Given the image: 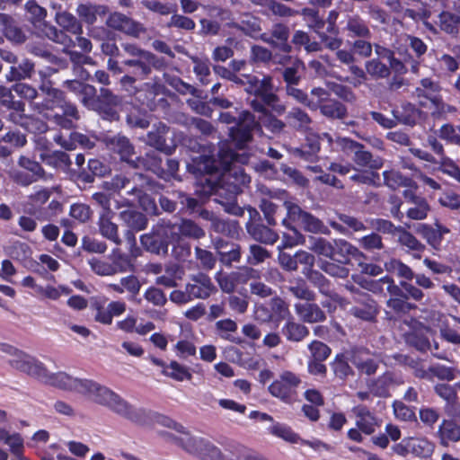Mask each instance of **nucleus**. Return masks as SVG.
Wrapping results in <instances>:
<instances>
[{
	"mask_svg": "<svg viewBox=\"0 0 460 460\" xmlns=\"http://www.w3.org/2000/svg\"><path fill=\"white\" fill-rule=\"evenodd\" d=\"M217 155L218 159L208 155L193 157L192 163L187 165L188 171L195 175L212 174L223 171L218 192L222 194V191L226 190L231 197H234L250 182V177L243 168L235 165L231 167L235 159L232 150L222 148Z\"/></svg>",
	"mask_w": 460,
	"mask_h": 460,
	"instance_id": "obj_1",
	"label": "nucleus"
},
{
	"mask_svg": "<svg viewBox=\"0 0 460 460\" xmlns=\"http://www.w3.org/2000/svg\"><path fill=\"white\" fill-rule=\"evenodd\" d=\"M79 394L91 402L107 407L114 413L135 423H145L148 418L146 410L137 408L109 387L91 379H83Z\"/></svg>",
	"mask_w": 460,
	"mask_h": 460,
	"instance_id": "obj_2",
	"label": "nucleus"
},
{
	"mask_svg": "<svg viewBox=\"0 0 460 460\" xmlns=\"http://www.w3.org/2000/svg\"><path fill=\"white\" fill-rule=\"evenodd\" d=\"M175 442L187 453L201 460H219L220 448L209 439L193 434L183 428V432L174 437Z\"/></svg>",
	"mask_w": 460,
	"mask_h": 460,
	"instance_id": "obj_3",
	"label": "nucleus"
},
{
	"mask_svg": "<svg viewBox=\"0 0 460 460\" xmlns=\"http://www.w3.org/2000/svg\"><path fill=\"white\" fill-rule=\"evenodd\" d=\"M27 17L33 24L37 33L45 36L49 40L64 46H70L72 39L63 31L58 30L53 25L48 24L45 21L47 11L39 5L34 0H30L25 4Z\"/></svg>",
	"mask_w": 460,
	"mask_h": 460,
	"instance_id": "obj_4",
	"label": "nucleus"
},
{
	"mask_svg": "<svg viewBox=\"0 0 460 460\" xmlns=\"http://www.w3.org/2000/svg\"><path fill=\"white\" fill-rule=\"evenodd\" d=\"M246 84L245 92L260 97L273 111L278 114H283L286 111V106L279 102V97L273 93V79L270 75H263L259 78L255 75H245Z\"/></svg>",
	"mask_w": 460,
	"mask_h": 460,
	"instance_id": "obj_5",
	"label": "nucleus"
},
{
	"mask_svg": "<svg viewBox=\"0 0 460 460\" xmlns=\"http://www.w3.org/2000/svg\"><path fill=\"white\" fill-rule=\"evenodd\" d=\"M287 217L282 220V225L289 227V223H296L305 231L313 234H329L328 227L316 217L303 210L297 204L292 201H285Z\"/></svg>",
	"mask_w": 460,
	"mask_h": 460,
	"instance_id": "obj_6",
	"label": "nucleus"
},
{
	"mask_svg": "<svg viewBox=\"0 0 460 460\" xmlns=\"http://www.w3.org/2000/svg\"><path fill=\"white\" fill-rule=\"evenodd\" d=\"M235 115L231 111H224L219 115V121L226 124L236 123L238 128L232 130V137L235 140L240 146H243L246 143L252 140V131L258 128V121H256L254 115L248 111L241 112L235 111Z\"/></svg>",
	"mask_w": 460,
	"mask_h": 460,
	"instance_id": "obj_7",
	"label": "nucleus"
},
{
	"mask_svg": "<svg viewBox=\"0 0 460 460\" xmlns=\"http://www.w3.org/2000/svg\"><path fill=\"white\" fill-rule=\"evenodd\" d=\"M7 352L11 356L9 362L14 368L46 382L49 373L42 362L13 347H9Z\"/></svg>",
	"mask_w": 460,
	"mask_h": 460,
	"instance_id": "obj_8",
	"label": "nucleus"
},
{
	"mask_svg": "<svg viewBox=\"0 0 460 460\" xmlns=\"http://www.w3.org/2000/svg\"><path fill=\"white\" fill-rule=\"evenodd\" d=\"M142 174H134L131 178L126 175L119 174L111 178L110 181H105L103 186L108 190L120 191L123 189H128L127 194L133 199L126 202L128 206H133L136 202L142 204L145 196L143 188L137 184L138 181H142Z\"/></svg>",
	"mask_w": 460,
	"mask_h": 460,
	"instance_id": "obj_9",
	"label": "nucleus"
},
{
	"mask_svg": "<svg viewBox=\"0 0 460 460\" xmlns=\"http://www.w3.org/2000/svg\"><path fill=\"white\" fill-rule=\"evenodd\" d=\"M301 379L291 371H283L278 379L269 386L270 394L284 402H289L294 394V390L300 385Z\"/></svg>",
	"mask_w": 460,
	"mask_h": 460,
	"instance_id": "obj_10",
	"label": "nucleus"
},
{
	"mask_svg": "<svg viewBox=\"0 0 460 460\" xmlns=\"http://www.w3.org/2000/svg\"><path fill=\"white\" fill-rule=\"evenodd\" d=\"M106 25L133 38H139L147 31L143 23L119 12L110 13L106 20Z\"/></svg>",
	"mask_w": 460,
	"mask_h": 460,
	"instance_id": "obj_11",
	"label": "nucleus"
},
{
	"mask_svg": "<svg viewBox=\"0 0 460 460\" xmlns=\"http://www.w3.org/2000/svg\"><path fill=\"white\" fill-rule=\"evenodd\" d=\"M186 290L190 291L193 300L207 299L217 291V288L208 275L199 272L190 276Z\"/></svg>",
	"mask_w": 460,
	"mask_h": 460,
	"instance_id": "obj_12",
	"label": "nucleus"
},
{
	"mask_svg": "<svg viewBox=\"0 0 460 460\" xmlns=\"http://www.w3.org/2000/svg\"><path fill=\"white\" fill-rule=\"evenodd\" d=\"M303 274L313 285L318 288L323 295L330 297L334 303L339 304L340 306L344 307L349 304L346 299L331 289L329 280L320 271L314 269H305Z\"/></svg>",
	"mask_w": 460,
	"mask_h": 460,
	"instance_id": "obj_13",
	"label": "nucleus"
},
{
	"mask_svg": "<svg viewBox=\"0 0 460 460\" xmlns=\"http://www.w3.org/2000/svg\"><path fill=\"white\" fill-rule=\"evenodd\" d=\"M288 38L289 29L283 23L274 24L271 28L270 35L268 33H262L260 35V39L263 42L273 48L279 49L284 53H289L292 50V47L288 42Z\"/></svg>",
	"mask_w": 460,
	"mask_h": 460,
	"instance_id": "obj_14",
	"label": "nucleus"
},
{
	"mask_svg": "<svg viewBox=\"0 0 460 460\" xmlns=\"http://www.w3.org/2000/svg\"><path fill=\"white\" fill-rule=\"evenodd\" d=\"M103 142L111 151L117 153L121 160L134 166L136 163L132 158L134 155V146L128 138L121 135L106 136L103 137Z\"/></svg>",
	"mask_w": 460,
	"mask_h": 460,
	"instance_id": "obj_15",
	"label": "nucleus"
},
{
	"mask_svg": "<svg viewBox=\"0 0 460 460\" xmlns=\"http://www.w3.org/2000/svg\"><path fill=\"white\" fill-rule=\"evenodd\" d=\"M92 270L100 276H111L118 272L127 271L130 267L129 261L119 255L112 263L93 258L89 261Z\"/></svg>",
	"mask_w": 460,
	"mask_h": 460,
	"instance_id": "obj_16",
	"label": "nucleus"
},
{
	"mask_svg": "<svg viewBox=\"0 0 460 460\" xmlns=\"http://www.w3.org/2000/svg\"><path fill=\"white\" fill-rule=\"evenodd\" d=\"M354 300L358 303L349 309V314L363 321H372L376 318L378 311L376 303L367 294L358 293Z\"/></svg>",
	"mask_w": 460,
	"mask_h": 460,
	"instance_id": "obj_17",
	"label": "nucleus"
},
{
	"mask_svg": "<svg viewBox=\"0 0 460 460\" xmlns=\"http://www.w3.org/2000/svg\"><path fill=\"white\" fill-rule=\"evenodd\" d=\"M169 127L164 123H158L151 131L147 133L146 143L166 155L172 154V152L175 150V145H169L166 143V135L169 133Z\"/></svg>",
	"mask_w": 460,
	"mask_h": 460,
	"instance_id": "obj_18",
	"label": "nucleus"
},
{
	"mask_svg": "<svg viewBox=\"0 0 460 460\" xmlns=\"http://www.w3.org/2000/svg\"><path fill=\"white\" fill-rule=\"evenodd\" d=\"M295 312L301 321L309 323L323 322L326 319L324 312L314 303H297L295 305Z\"/></svg>",
	"mask_w": 460,
	"mask_h": 460,
	"instance_id": "obj_19",
	"label": "nucleus"
},
{
	"mask_svg": "<svg viewBox=\"0 0 460 460\" xmlns=\"http://www.w3.org/2000/svg\"><path fill=\"white\" fill-rule=\"evenodd\" d=\"M109 12L106 5L96 4H80L76 8V13L81 22L92 25L97 22L98 17H104Z\"/></svg>",
	"mask_w": 460,
	"mask_h": 460,
	"instance_id": "obj_20",
	"label": "nucleus"
},
{
	"mask_svg": "<svg viewBox=\"0 0 460 460\" xmlns=\"http://www.w3.org/2000/svg\"><path fill=\"white\" fill-rule=\"evenodd\" d=\"M112 215L113 212L100 213L97 225L100 234L104 238L111 241L116 245H119L122 241L119 235V226L111 220Z\"/></svg>",
	"mask_w": 460,
	"mask_h": 460,
	"instance_id": "obj_21",
	"label": "nucleus"
},
{
	"mask_svg": "<svg viewBox=\"0 0 460 460\" xmlns=\"http://www.w3.org/2000/svg\"><path fill=\"white\" fill-rule=\"evenodd\" d=\"M219 460H265L261 456L254 454L250 449L236 443L228 444L225 448V453L220 450Z\"/></svg>",
	"mask_w": 460,
	"mask_h": 460,
	"instance_id": "obj_22",
	"label": "nucleus"
},
{
	"mask_svg": "<svg viewBox=\"0 0 460 460\" xmlns=\"http://www.w3.org/2000/svg\"><path fill=\"white\" fill-rule=\"evenodd\" d=\"M437 436L441 446L448 447L450 442L460 440V425L451 420H443L438 426Z\"/></svg>",
	"mask_w": 460,
	"mask_h": 460,
	"instance_id": "obj_23",
	"label": "nucleus"
},
{
	"mask_svg": "<svg viewBox=\"0 0 460 460\" xmlns=\"http://www.w3.org/2000/svg\"><path fill=\"white\" fill-rule=\"evenodd\" d=\"M83 379L75 378L65 372L49 374L45 382L47 385L64 389L79 392V385Z\"/></svg>",
	"mask_w": 460,
	"mask_h": 460,
	"instance_id": "obj_24",
	"label": "nucleus"
},
{
	"mask_svg": "<svg viewBox=\"0 0 460 460\" xmlns=\"http://www.w3.org/2000/svg\"><path fill=\"white\" fill-rule=\"evenodd\" d=\"M356 416V425L359 430L367 435L374 433L377 421L376 417L365 407L357 406L353 409Z\"/></svg>",
	"mask_w": 460,
	"mask_h": 460,
	"instance_id": "obj_25",
	"label": "nucleus"
},
{
	"mask_svg": "<svg viewBox=\"0 0 460 460\" xmlns=\"http://www.w3.org/2000/svg\"><path fill=\"white\" fill-rule=\"evenodd\" d=\"M54 140L67 150L75 149L76 144H79L84 148L87 149H91L94 146V142L93 140H91L87 136L78 132L70 133L68 137L58 134L54 137Z\"/></svg>",
	"mask_w": 460,
	"mask_h": 460,
	"instance_id": "obj_26",
	"label": "nucleus"
},
{
	"mask_svg": "<svg viewBox=\"0 0 460 460\" xmlns=\"http://www.w3.org/2000/svg\"><path fill=\"white\" fill-rule=\"evenodd\" d=\"M334 260L340 262H347L348 257L351 256L356 260L364 257L363 253L355 246L343 239L333 240Z\"/></svg>",
	"mask_w": 460,
	"mask_h": 460,
	"instance_id": "obj_27",
	"label": "nucleus"
},
{
	"mask_svg": "<svg viewBox=\"0 0 460 460\" xmlns=\"http://www.w3.org/2000/svg\"><path fill=\"white\" fill-rule=\"evenodd\" d=\"M247 232L255 241L265 244H273L279 239V234L264 225L249 224Z\"/></svg>",
	"mask_w": 460,
	"mask_h": 460,
	"instance_id": "obj_28",
	"label": "nucleus"
},
{
	"mask_svg": "<svg viewBox=\"0 0 460 460\" xmlns=\"http://www.w3.org/2000/svg\"><path fill=\"white\" fill-rule=\"evenodd\" d=\"M281 331L286 339L292 342L302 341L309 334L308 328L300 323L295 322L293 318L288 319Z\"/></svg>",
	"mask_w": 460,
	"mask_h": 460,
	"instance_id": "obj_29",
	"label": "nucleus"
},
{
	"mask_svg": "<svg viewBox=\"0 0 460 460\" xmlns=\"http://www.w3.org/2000/svg\"><path fill=\"white\" fill-rule=\"evenodd\" d=\"M141 243L150 252L158 255H165L168 252L167 243L158 235L155 228H153L152 233L141 236Z\"/></svg>",
	"mask_w": 460,
	"mask_h": 460,
	"instance_id": "obj_30",
	"label": "nucleus"
},
{
	"mask_svg": "<svg viewBox=\"0 0 460 460\" xmlns=\"http://www.w3.org/2000/svg\"><path fill=\"white\" fill-rule=\"evenodd\" d=\"M119 219L131 230L136 232L144 230L147 226V218L141 212L127 209L119 215Z\"/></svg>",
	"mask_w": 460,
	"mask_h": 460,
	"instance_id": "obj_31",
	"label": "nucleus"
},
{
	"mask_svg": "<svg viewBox=\"0 0 460 460\" xmlns=\"http://www.w3.org/2000/svg\"><path fill=\"white\" fill-rule=\"evenodd\" d=\"M307 247L318 256L334 260L333 241L331 242L323 237L309 236Z\"/></svg>",
	"mask_w": 460,
	"mask_h": 460,
	"instance_id": "obj_32",
	"label": "nucleus"
},
{
	"mask_svg": "<svg viewBox=\"0 0 460 460\" xmlns=\"http://www.w3.org/2000/svg\"><path fill=\"white\" fill-rule=\"evenodd\" d=\"M353 162L358 166L368 167L372 170L380 169L384 165L383 158L375 157L370 152L365 150L362 144L361 148H358L354 154Z\"/></svg>",
	"mask_w": 460,
	"mask_h": 460,
	"instance_id": "obj_33",
	"label": "nucleus"
},
{
	"mask_svg": "<svg viewBox=\"0 0 460 460\" xmlns=\"http://www.w3.org/2000/svg\"><path fill=\"white\" fill-rule=\"evenodd\" d=\"M286 119L289 126L297 130H308L312 124V119L308 113L298 107L291 109Z\"/></svg>",
	"mask_w": 460,
	"mask_h": 460,
	"instance_id": "obj_34",
	"label": "nucleus"
},
{
	"mask_svg": "<svg viewBox=\"0 0 460 460\" xmlns=\"http://www.w3.org/2000/svg\"><path fill=\"white\" fill-rule=\"evenodd\" d=\"M55 20L61 28L72 34L81 35L83 33L81 22L68 12H58Z\"/></svg>",
	"mask_w": 460,
	"mask_h": 460,
	"instance_id": "obj_35",
	"label": "nucleus"
},
{
	"mask_svg": "<svg viewBox=\"0 0 460 460\" xmlns=\"http://www.w3.org/2000/svg\"><path fill=\"white\" fill-rule=\"evenodd\" d=\"M133 167H144L147 170L154 172L160 177H164V173L165 172L164 167L163 166L162 159L158 156V155L155 152L147 153L145 158H137Z\"/></svg>",
	"mask_w": 460,
	"mask_h": 460,
	"instance_id": "obj_36",
	"label": "nucleus"
},
{
	"mask_svg": "<svg viewBox=\"0 0 460 460\" xmlns=\"http://www.w3.org/2000/svg\"><path fill=\"white\" fill-rule=\"evenodd\" d=\"M273 58L275 63L285 65L290 58L288 56L279 57V58L278 56L273 57L270 49L260 45H254L251 49V60L254 63H268Z\"/></svg>",
	"mask_w": 460,
	"mask_h": 460,
	"instance_id": "obj_37",
	"label": "nucleus"
},
{
	"mask_svg": "<svg viewBox=\"0 0 460 460\" xmlns=\"http://www.w3.org/2000/svg\"><path fill=\"white\" fill-rule=\"evenodd\" d=\"M384 184L391 190H397L402 187H411L412 180L404 176L401 172L394 169L383 172Z\"/></svg>",
	"mask_w": 460,
	"mask_h": 460,
	"instance_id": "obj_38",
	"label": "nucleus"
},
{
	"mask_svg": "<svg viewBox=\"0 0 460 460\" xmlns=\"http://www.w3.org/2000/svg\"><path fill=\"white\" fill-rule=\"evenodd\" d=\"M157 64V58L153 53L144 54L141 57L128 59L124 61V65L130 67H137L140 74L147 75L151 73L152 67Z\"/></svg>",
	"mask_w": 460,
	"mask_h": 460,
	"instance_id": "obj_39",
	"label": "nucleus"
},
{
	"mask_svg": "<svg viewBox=\"0 0 460 460\" xmlns=\"http://www.w3.org/2000/svg\"><path fill=\"white\" fill-rule=\"evenodd\" d=\"M460 24V10L455 12L449 10L442 11L438 14V26L447 33H454L456 31Z\"/></svg>",
	"mask_w": 460,
	"mask_h": 460,
	"instance_id": "obj_40",
	"label": "nucleus"
},
{
	"mask_svg": "<svg viewBox=\"0 0 460 460\" xmlns=\"http://www.w3.org/2000/svg\"><path fill=\"white\" fill-rule=\"evenodd\" d=\"M34 71V64L29 59H23L18 66H12L6 79L9 82L21 81L30 78Z\"/></svg>",
	"mask_w": 460,
	"mask_h": 460,
	"instance_id": "obj_41",
	"label": "nucleus"
},
{
	"mask_svg": "<svg viewBox=\"0 0 460 460\" xmlns=\"http://www.w3.org/2000/svg\"><path fill=\"white\" fill-rule=\"evenodd\" d=\"M179 237L184 236L192 239H200L205 236V231L190 219H181L176 223Z\"/></svg>",
	"mask_w": 460,
	"mask_h": 460,
	"instance_id": "obj_42",
	"label": "nucleus"
},
{
	"mask_svg": "<svg viewBox=\"0 0 460 460\" xmlns=\"http://www.w3.org/2000/svg\"><path fill=\"white\" fill-rule=\"evenodd\" d=\"M154 228L168 246L180 239L176 223L162 220Z\"/></svg>",
	"mask_w": 460,
	"mask_h": 460,
	"instance_id": "obj_43",
	"label": "nucleus"
},
{
	"mask_svg": "<svg viewBox=\"0 0 460 460\" xmlns=\"http://www.w3.org/2000/svg\"><path fill=\"white\" fill-rule=\"evenodd\" d=\"M320 112L326 118L332 119H343L347 117V108L341 102L336 100H330L320 109Z\"/></svg>",
	"mask_w": 460,
	"mask_h": 460,
	"instance_id": "obj_44",
	"label": "nucleus"
},
{
	"mask_svg": "<svg viewBox=\"0 0 460 460\" xmlns=\"http://www.w3.org/2000/svg\"><path fill=\"white\" fill-rule=\"evenodd\" d=\"M385 269L387 272L396 275L407 280L414 278L412 270L402 261L397 259H391L385 263Z\"/></svg>",
	"mask_w": 460,
	"mask_h": 460,
	"instance_id": "obj_45",
	"label": "nucleus"
},
{
	"mask_svg": "<svg viewBox=\"0 0 460 460\" xmlns=\"http://www.w3.org/2000/svg\"><path fill=\"white\" fill-rule=\"evenodd\" d=\"M408 445L410 447L411 453L420 457H429L434 451L433 443L423 438H408Z\"/></svg>",
	"mask_w": 460,
	"mask_h": 460,
	"instance_id": "obj_46",
	"label": "nucleus"
},
{
	"mask_svg": "<svg viewBox=\"0 0 460 460\" xmlns=\"http://www.w3.org/2000/svg\"><path fill=\"white\" fill-rule=\"evenodd\" d=\"M261 192L262 194H266L267 196L262 197L261 199L259 207H260L261 210L262 211L267 223L270 226H275L276 219L274 217V215L277 212L278 206L270 200V199H271L270 191L267 190L264 188H261Z\"/></svg>",
	"mask_w": 460,
	"mask_h": 460,
	"instance_id": "obj_47",
	"label": "nucleus"
},
{
	"mask_svg": "<svg viewBox=\"0 0 460 460\" xmlns=\"http://www.w3.org/2000/svg\"><path fill=\"white\" fill-rule=\"evenodd\" d=\"M0 24L3 25V31L9 40L16 43H22L25 40V35L22 30L12 23L8 15L0 13Z\"/></svg>",
	"mask_w": 460,
	"mask_h": 460,
	"instance_id": "obj_48",
	"label": "nucleus"
},
{
	"mask_svg": "<svg viewBox=\"0 0 460 460\" xmlns=\"http://www.w3.org/2000/svg\"><path fill=\"white\" fill-rule=\"evenodd\" d=\"M365 69L372 79L387 78L390 75V68L378 58H373L366 62Z\"/></svg>",
	"mask_w": 460,
	"mask_h": 460,
	"instance_id": "obj_49",
	"label": "nucleus"
},
{
	"mask_svg": "<svg viewBox=\"0 0 460 460\" xmlns=\"http://www.w3.org/2000/svg\"><path fill=\"white\" fill-rule=\"evenodd\" d=\"M163 374L176 381L181 382L183 380H190L192 376L188 367L181 365L177 361H172L163 370Z\"/></svg>",
	"mask_w": 460,
	"mask_h": 460,
	"instance_id": "obj_50",
	"label": "nucleus"
},
{
	"mask_svg": "<svg viewBox=\"0 0 460 460\" xmlns=\"http://www.w3.org/2000/svg\"><path fill=\"white\" fill-rule=\"evenodd\" d=\"M298 14L304 17L309 29L313 30L316 34L323 31L325 22L319 16V13L314 8H304Z\"/></svg>",
	"mask_w": 460,
	"mask_h": 460,
	"instance_id": "obj_51",
	"label": "nucleus"
},
{
	"mask_svg": "<svg viewBox=\"0 0 460 460\" xmlns=\"http://www.w3.org/2000/svg\"><path fill=\"white\" fill-rule=\"evenodd\" d=\"M258 125L264 127L267 130L275 135H279L285 131L286 123L274 116L270 111L264 116L259 117Z\"/></svg>",
	"mask_w": 460,
	"mask_h": 460,
	"instance_id": "obj_52",
	"label": "nucleus"
},
{
	"mask_svg": "<svg viewBox=\"0 0 460 460\" xmlns=\"http://www.w3.org/2000/svg\"><path fill=\"white\" fill-rule=\"evenodd\" d=\"M398 242L411 252H423L425 245L422 244L411 233L401 226L398 229Z\"/></svg>",
	"mask_w": 460,
	"mask_h": 460,
	"instance_id": "obj_53",
	"label": "nucleus"
},
{
	"mask_svg": "<svg viewBox=\"0 0 460 460\" xmlns=\"http://www.w3.org/2000/svg\"><path fill=\"white\" fill-rule=\"evenodd\" d=\"M355 173L349 176V179L358 184L379 186L380 177L379 173L374 171H365L353 169Z\"/></svg>",
	"mask_w": 460,
	"mask_h": 460,
	"instance_id": "obj_54",
	"label": "nucleus"
},
{
	"mask_svg": "<svg viewBox=\"0 0 460 460\" xmlns=\"http://www.w3.org/2000/svg\"><path fill=\"white\" fill-rule=\"evenodd\" d=\"M412 206L408 208L406 215L411 220H423L428 217L430 207L426 199H417Z\"/></svg>",
	"mask_w": 460,
	"mask_h": 460,
	"instance_id": "obj_55",
	"label": "nucleus"
},
{
	"mask_svg": "<svg viewBox=\"0 0 460 460\" xmlns=\"http://www.w3.org/2000/svg\"><path fill=\"white\" fill-rule=\"evenodd\" d=\"M309 95L307 108L311 111L320 110L321 107L328 101L330 93L323 87H314Z\"/></svg>",
	"mask_w": 460,
	"mask_h": 460,
	"instance_id": "obj_56",
	"label": "nucleus"
},
{
	"mask_svg": "<svg viewBox=\"0 0 460 460\" xmlns=\"http://www.w3.org/2000/svg\"><path fill=\"white\" fill-rule=\"evenodd\" d=\"M239 277L235 272L226 274L218 271L215 276V279L221 290L229 294L234 291L237 283H239Z\"/></svg>",
	"mask_w": 460,
	"mask_h": 460,
	"instance_id": "obj_57",
	"label": "nucleus"
},
{
	"mask_svg": "<svg viewBox=\"0 0 460 460\" xmlns=\"http://www.w3.org/2000/svg\"><path fill=\"white\" fill-rule=\"evenodd\" d=\"M346 29L356 37L367 38L370 36L368 27L358 16L349 17Z\"/></svg>",
	"mask_w": 460,
	"mask_h": 460,
	"instance_id": "obj_58",
	"label": "nucleus"
},
{
	"mask_svg": "<svg viewBox=\"0 0 460 460\" xmlns=\"http://www.w3.org/2000/svg\"><path fill=\"white\" fill-rule=\"evenodd\" d=\"M394 378L392 374L386 373L377 378L370 386L372 393L380 397H385L389 394V386L393 384Z\"/></svg>",
	"mask_w": 460,
	"mask_h": 460,
	"instance_id": "obj_59",
	"label": "nucleus"
},
{
	"mask_svg": "<svg viewBox=\"0 0 460 460\" xmlns=\"http://www.w3.org/2000/svg\"><path fill=\"white\" fill-rule=\"evenodd\" d=\"M0 102L8 109L24 111V103L20 101H14L12 90L2 85H0Z\"/></svg>",
	"mask_w": 460,
	"mask_h": 460,
	"instance_id": "obj_60",
	"label": "nucleus"
},
{
	"mask_svg": "<svg viewBox=\"0 0 460 460\" xmlns=\"http://www.w3.org/2000/svg\"><path fill=\"white\" fill-rule=\"evenodd\" d=\"M217 335L226 341H234L232 333L237 331V324L231 319L220 320L216 323Z\"/></svg>",
	"mask_w": 460,
	"mask_h": 460,
	"instance_id": "obj_61",
	"label": "nucleus"
},
{
	"mask_svg": "<svg viewBox=\"0 0 460 460\" xmlns=\"http://www.w3.org/2000/svg\"><path fill=\"white\" fill-rule=\"evenodd\" d=\"M270 257V252L258 244H252L249 247V255L247 257V262L251 265H258L264 262L268 258Z\"/></svg>",
	"mask_w": 460,
	"mask_h": 460,
	"instance_id": "obj_62",
	"label": "nucleus"
},
{
	"mask_svg": "<svg viewBox=\"0 0 460 460\" xmlns=\"http://www.w3.org/2000/svg\"><path fill=\"white\" fill-rule=\"evenodd\" d=\"M421 87H417L415 93L419 98L425 97L430 101V97H437L435 95L440 89L437 82L429 78H424L420 81Z\"/></svg>",
	"mask_w": 460,
	"mask_h": 460,
	"instance_id": "obj_63",
	"label": "nucleus"
},
{
	"mask_svg": "<svg viewBox=\"0 0 460 460\" xmlns=\"http://www.w3.org/2000/svg\"><path fill=\"white\" fill-rule=\"evenodd\" d=\"M166 26L168 28L173 27V28H177L179 30L190 31L195 29L196 24L191 18L181 15V14L174 13L170 18Z\"/></svg>",
	"mask_w": 460,
	"mask_h": 460,
	"instance_id": "obj_64",
	"label": "nucleus"
}]
</instances>
